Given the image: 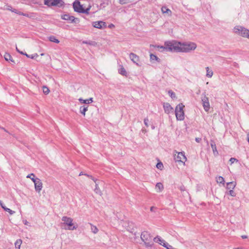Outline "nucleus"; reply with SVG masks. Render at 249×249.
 I'll use <instances>...</instances> for the list:
<instances>
[{"mask_svg":"<svg viewBox=\"0 0 249 249\" xmlns=\"http://www.w3.org/2000/svg\"><path fill=\"white\" fill-rule=\"evenodd\" d=\"M0 206L1 207H2V206H4V205L1 200H0Z\"/></svg>","mask_w":249,"mask_h":249,"instance_id":"nucleus-58","label":"nucleus"},{"mask_svg":"<svg viewBox=\"0 0 249 249\" xmlns=\"http://www.w3.org/2000/svg\"><path fill=\"white\" fill-rule=\"evenodd\" d=\"M32 180L34 183L35 189L36 192L39 193L42 188V183L41 180L37 178H33Z\"/></svg>","mask_w":249,"mask_h":249,"instance_id":"nucleus-7","label":"nucleus"},{"mask_svg":"<svg viewBox=\"0 0 249 249\" xmlns=\"http://www.w3.org/2000/svg\"><path fill=\"white\" fill-rule=\"evenodd\" d=\"M0 128L1 129H2V130H3L4 131L6 132H8V131L4 128V127H0Z\"/></svg>","mask_w":249,"mask_h":249,"instance_id":"nucleus-62","label":"nucleus"},{"mask_svg":"<svg viewBox=\"0 0 249 249\" xmlns=\"http://www.w3.org/2000/svg\"><path fill=\"white\" fill-rule=\"evenodd\" d=\"M73 8L75 12L79 13H81L83 9V5L80 4V1L78 0H76L73 3Z\"/></svg>","mask_w":249,"mask_h":249,"instance_id":"nucleus-9","label":"nucleus"},{"mask_svg":"<svg viewBox=\"0 0 249 249\" xmlns=\"http://www.w3.org/2000/svg\"><path fill=\"white\" fill-rule=\"evenodd\" d=\"M132 2V0H119V3L122 5L127 4Z\"/></svg>","mask_w":249,"mask_h":249,"instance_id":"nucleus-35","label":"nucleus"},{"mask_svg":"<svg viewBox=\"0 0 249 249\" xmlns=\"http://www.w3.org/2000/svg\"><path fill=\"white\" fill-rule=\"evenodd\" d=\"M92 25L94 27L102 29L106 27V23L103 21H95L92 23Z\"/></svg>","mask_w":249,"mask_h":249,"instance_id":"nucleus-11","label":"nucleus"},{"mask_svg":"<svg viewBox=\"0 0 249 249\" xmlns=\"http://www.w3.org/2000/svg\"><path fill=\"white\" fill-rule=\"evenodd\" d=\"M235 161H237L238 160L234 158H231L230 159V161L231 162V164L233 163Z\"/></svg>","mask_w":249,"mask_h":249,"instance_id":"nucleus-47","label":"nucleus"},{"mask_svg":"<svg viewBox=\"0 0 249 249\" xmlns=\"http://www.w3.org/2000/svg\"><path fill=\"white\" fill-rule=\"evenodd\" d=\"M156 187L158 188L159 190V192H161L163 189V185L160 182H158L156 185Z\"/></svg>","mask_w":249,"mask_h":249,"instance_id":"nucleus-32","label":"nucleus"},{"mask_svg":"<svg viewBox=\"0 0 249 249\" xmlns=\"http://www.w3.org/2000/svg\"><path fill=\"white\" fill-rule=\"evenodd\" d=\"M216 182L218 183H222L223 184H224L225 180L224 178H223L221 176H219L218 178H216Z\"/></svg>","mask_w":249,"mask_h":249,"instance_id":"nucleus-31","label":"nucleus"},{"mask_svg":"<svg viewBox=\"0 0 249 249\" xmlns=\"http://www.w3.org/2000/svg\"><path fill=\"white\" fill-rule=\"evenodd\" d=\"M207 71L206 76L208 77H211L213 75V72L212 70H210L208 67L206 68Z\"/></svg>","mask_w":249,"mask_h":249,"instance_id":"nucleus-29","label":"nucleus"},{"mask_svg":"<svg viewBox=\"0 0 249 249\" xmlns=\"http://www.w3.org/2000/svg\"><path fill=\"white\" fill-rule=\"evenodd\" d=\"M148 122H149V120L147 118H146L144 119V124L146 127L149 126V125L148 124Z\"/></svg>","mask_w":249,"mask_h":249,"instance_id":"nucleus-45","label":"nucleus"},{"mask_svg":"<svg viewBox=\"0 0 249 249\" xmlns=\"http://www.w3.org/2000/svg\"><path fill=\"white\" fill-rule=\"evenodd\" d=\"M141 238L147 248H151L154 245L153 239L151 234L147 231H143L141 235Z\"/></svg>","mask_w":249,"mask_h":249,"instance_id":"nucleus-2","label":"nucleus"},{"mask_svg":"<svg viewBox=\"0 0 249 249\" xmlns=\"http://www.w3.org/2000/svg\"><path fill=\"white\" fill-rule=\"evenodd\" d=\"M178 189L180 190L181 192L186 191V188L183 185H181L179 187H178Z\"/></svg>","mask_w":249,"mask_h":249,"instance_id":"nucleus-42","label":"nucleus"},{"mask_svg":"<svg viewBox=\"0 0 249 249\" xmlns=\"http://www.w3.org/2000/svg\"><path fill=\"white\" fill-rule=\"evenodd\" d=\"M6 212H8L10 215H12L15 213V211H12V210H11L10 209H9V208L8 209H6Z\"/></svg>","mask_w":249,"mask_h":249,"instance_id":"nucleus-46","label":"nucleus"},{"mask_svg":"<svg viewBox=\"0 0 249 249\" xmlns=\"http://www.w3.org/2000/svg\"><path fill=\"white\" fill-rule=\"evenodd\" d=\"M150 60L151 61H153V60H156L158 63L160 62V59L158 56H157L156 55H154L153 54H152V53L150 54Z\"/></svg>","mask_w":249,"mask_h":249,"instance_id":"nucleus-20","label":"nucleus"},{"mask_svg":"<svg viewBox=\"0 0 249 249\" xmlns=\"http://www.w3.org/2000/svg\"><path fill=\"white\" fill-rule=\"evenodd\" d=\"M202 102L204 109L205 111H208L210 109V104L209 99L205 95L202 98Z\"/></svg>","mask_w":249,"mask_h":249,"instance_id":"nucleus-10","label":"nucleus"},{"mask_svg":"<svg viewBox=\"0 0 249 249\" xmlns=\"http://www.w3.org/2000/svg\"><path fill=\"white\" fill-rule=\"evenodd\" d=\"M25 55H26V57L28 58H31L32 59H34L36 56H37V54L36 53V54H35L34 55H32L31 56L30 55H29V54H27L26 53H25Z\"/></svg>","mask_w":249,"mask_h":249,"instance_id":"nucleus-40","label":"nucleus"},{"mask_svg":"<svg viewBox=\"0 0 249 249\" xmlns=\"http://www.w3.org/2000/svg\"><path fill=\"white\" fill-rule=\"evenodd\" d=\"M94 191L96 194H98L100 196H101L102 195V191L100 189L98 184L97 183H96L95 184V188Z\"/></svg>","mask_w":249,"mask_h":249,"instance_id":"nucleus-25","label":"nucleus"},{"mask_svg":"<svg viewBox=\"0 0 249 249\" xmlns=\"http://www.w3.org/2000/svg\"><path fill=\"white\" fill-rule=\"evenodd\" d=\"M90 178L94 181V182L96 183V181H97V179H96L95 178H94L92 176H90Z\"/></svg>","mask_w":249,"mask_h":249,"instance_id":"nucleus-54","label":"nucleus"},{"mask_svg":"<svg viewBox=\"0 0 249 249\" xmlns=\"http://www.w3.org/2000/svg\"><path fill=\"white\" fill-rule=\"evenodd\" d=\"M156 209H157L156 207H154V206H152L150 208V211L151 212H155V210H156Z\"/></svg>","mask_w":249,"mask_h":249,"instance_id":"nucleus-50","label":"nucleus"},{"mask_svg":"<svg viewBox=\"0 0 249 249\" xmlns=\"http://www.w3.org/2000/svg\"><path fill=\"white\" fill-rule=\"evenodd\" d=\"M184 107V106L182 103H180L177 106L175 109V114L177 120L182 121L184 119V113L183 110Z\"/></svg>","mask_w":249,"mask_h":249,"instance_id":"nucleus-5","label":"nucleus"},{"mask_svg":"<svg viewBox=\"0 0 249 249\" xmlns=\"http://www.w3.org/2000/svg\"><path fill=\"white\" fill-rule=\"evenodd\" d=\"M2 208L5 211H6V209H8V208H7L5 206V205L4 206H2Z\"/></svg>","mask_w":249,"mask_h":249,"instance_id":"nucleus-56","label":"nucleus"},{"mask_svg":"<svg viewBox=\"0 0 249 249\" xmlns=\"http://www.w3.org/2000/svg\"><path fill=\"white\" fill-rule=\"evenodd\" d=\"M233 32L239 36L249 39V30L243 26H236L233 29Z\"/></svg>","mask_w":249,"mask_h":249,"instance_id":"nucleus-4","label":"nucleus"},{"mask_svg":"<svg viewBox=\"0 0 249 249\" xmlns=\"http://www.w3.org/2000/svg\"><path fill=\"white\" fill-rule=\"evenodd\" d=\"M163 242L161 243H160V244L162 245L163 247H165V246H166L167 244L168 243L167 242H166L165 240L163 241Z\"/></svg>","mask_w":249,"mask_h":249,"instance_id":"nucleus-49","label":"nucleus"},{"mask_svg":"<svg viewBox=\"0 0 249 249\" xmlns=\"http://www.w3.org/2000/svg\"><path fill=\"white\" fill-rule=\"evenodd\" d=\"M241 237L242 239H246L248 238V236H247V235H242Z\"/></svg>","mask_w":249,"mask_h":249,"instance_id":"nucleus-57","label":"nucleus"},{"mask_svg":"<svg viewBox=\"0 0 249 249\" xmlns=\"http://www.w3.org/2000/svg\"><path fill=\"white\" fill-rule=\"evenodd\" d=\"M164 240L161 239V238L159 236V235H157L156 237H155V238H154L153 239V241L155 242H156V243H158L159 244H160V243H162Z\"/></svg>","mask_w":249,"mask_h":249,"instance_id":"nucleus-26","label":"nucleus"},{"mask_svg":"<svg viewBox=\"0 0 249 249\" xmlns=\"http://www.w3.org/2000/svg\"><path fill=\"white\" fill-rule=\"evenodd\" d=\"M4 58L6 61H11L13 64L16 63L15 61L13 59L12 56L9 53H6L4 55Z\"/></svg>","mask_w":249,"mask_h":249,"instance_id":"nucleus-15","label":"nucleus"},{"mask_svg":"<svg viewBox=\"0 0 249 249\" xmlns=\"http://www.w3.org/2000/svg\"><path fill=\"white\" fill-rule=\"evenodd\" d=\"M167 249H173V247L169 243H167L165 247Z\"/></svg>","mask_w":249,"mask_h":249,"instance_id":"nucleus-48","label":"nucleus"},{"mask_svg":"<svg viewBox=\"0 0 249 249\" xmlns=\"http://www.w3.org/2000/svg\"><path fill=\"white\" fill-rule=\"evenodd\" d=\"M27 178H30L31 180L33 178H35V175L33 173L30 174L28 175L26 177Z\"/></svg>","mask_w":249,"mask_h":249,"instance_id":"nucleus-44","label":"nucleus"},{"mask_svg":"<svg viewBox=\"0 0 249 249\" xmlns=\"http://www.w3.org/2000/svg\"><path fill=\"white\" fill-rule=\"evenodd\" d=\"M119 73L123 76H126L127 74L125 69L123 66L119 69Z\"/></svg>","mask_w":249,"mask_h":249,"instance_id":"nucleus-27","label":"nucleus"},{"mask_svg":"<svg viewBox=\"0 0 249 249\" xmlns=\"http://www.w3.org/2000/svg\"><path fill=\"white\" fill-rule=\"evenodd\" d=\"M101 3H100V5L98 6L99 9H102L106 7L108 5V0L105 1V0L103 1H101Z\"/></svg>","mask_w":249,"mask_h":249,"instance_id":"nucleus-21","label":"nucleus"},{"mask_svg":"<svg viewBox=\"0 0 249 249\" xmlns=\"http://www.w3.org/2000/svg\"><path fill=\"white\" fill-rule=\"evenodd\" d=\"M8 9L9 10L11 11L12 12H14L15 13H17V14H18L19 15H22V16H27L26 14H24L23 13L21 12H18V10L17 9H10L9 8H8Z\"/></svg>","mask_w":249,"mask_h":249,"instance_id":"nucleus-30","label":"nucleus"},{"mask_svg":"<svg viewBox=\"0 0 249 249\" xmlns=\"http://www.w3.org/2000/svg\"><path fill=\"white\" fill-rule=\"evenodd\" d=\"M109 28H112L113 27H114V25L113 24H110L109 26Z\"/></svg>","mask_w":249,"mask_h":249,"instance_id":"nucleus-64","label":"nucleus"},{"mask_svg":"<svg viewBox=\"0 0 249 249\" xmlns=\"http://www.w3.org/2000/svg\"><path fill=\"white\" fill-rule=\"evenodd\" d=\"M42 89H43V92L45 95H47L50 92L49 89L45 86H43Z\"/></svg>","mask_w":249,"mask_h":249,"instance_id":"nucleus-36","label":"nucleus"},{"mask_svg":"<svg viewBox=\"0 0 249 249\" xmlns=\"http://www.w3.org/2000/svg\"><path fill=\"white\" fill-rule=\"evenodd\" d=\"M177 155L175 154L174 159L177 162H181L185 164V162L187 160V158L185 156L184 152H177Z\"/></svg>","mask_w":249,"mask_h":249,"instance_id":"nucleus-8","label":"nucleus"},{"mask_svg":"<svg viewBox=\"0 0 249 249\" xmlns=\"http://www.w3.org/2000/svg\"><path fill=\"white\" fill-rule=\"evenodd\" d=\"M90 178L94 181V182L96 183V181H97V179H96L95 178H94L92 176H90Z\"/></svg>","mask_w":249,"mask_h":249,"instance_id":"nucleus-53","label":"nucleus"},{"mask_svg":"<svg viewBox=\"0 0 249 249\" xmlns=\"http://www.w3.org/2000/svg\"><path fill=\"white\" fill-rule=\"evenodd\" d=\"M90 10V7H89V8H87V9H84L83 8V9L82 10V11L81 12V13H83V14H88L89 13V11Z\"/></svg>","mask_w":249,"mask_h":249,"instance_id":"nucleus-41","label":"nucleus"},{"mask_svg":"<svg viewBox=\"0 0 249 249\" xmlns=\"http://www.w3.org/2000/svg\"><path fill=\"white\" fill-rule=\"evenodd\" d=\"M53 2V1L52 0H45L44 4L49 7L53 6V4H52Z\"/></svg>","mask_w":249,"mask_h":249,"instance_id":"nucleus-34","label":"nucleus"},{"mask_svg":"<svg viewBox=\"0 0 249 249\" xmlns=\"http://www.w3.org/2000/svg\"><path fill=\"white\" fill-rule=\"evenodd\" d=\"M195 140H196V141L197 142H201V138H196Z\"/></svg>","mask_w":249,"mask_h":249,"instance_id":"nucleus-51","label":"nucleus"},{"mask_svg":"<svg viewBox=\"0 0 249 249\" xmlns=\"http://www.w3.org/2000/svg\"><path fill=\"white\" fill-rule=\"evenodd\" d=\"M0 128L1 129H2V130H3L4 131L6 132H8V131L4 128V127H0Z\"/></svg>","mask_w":249,"mask_h":249,"instance_id":"nucleus-63","label":"nucleus"},{"mask_svg":"<svg viewBox=\"0 0 249 249\" xmlns=\"http://www.w3.org/2000/svg\"><path fill=\"white\" fill-rule=\"evenodd\" d=\"M156 167L158 169L161 170L163 168V165L161 162H159L157 163Z\"/></svg>","mask_w":249,"mask_h":249,"instance_id":"nucleus-39","label":"nucleus"},{"mask_svg":"<svg viewBox=\"0 0 249 249\" xmlns=\"http://www.w3.org/2000/svg\"><path fill=\"white\" fill-rule=\"evenodd\" d=\"M161 10L162 13H163V14L166 13L168 15H171V14L172 13L171 11L166 6L162 7Z\"/></svg>","mask_w":249,"mask_h":249,"instance_id":"nucleus-19","label":"nucleus"},{"mask_svg":"<svg viewBox=\"0 0 249 249\" xmlns=\"http://www.w3.org/2000/svg\"><path fill=\"white\" fill-rule=\"evenodd\" d=\"M90 225H91V230L94 233H97L98 231V229H97V228L95 226H94V225H92L91 224H90Z\"/></svg>","mask_w":249,"mask_h":249,"instance_id":"nucleus-37","label":"nucleus"},{"mask_svg":"<svg viewBox=\"0 0 249 249\" xmlns=\"http://www.w3.org/2000/svg\"><path fill=\"white\" fill-rule=\"evenodd\" d=\"M0 128L1 129H2V130H3L4 131L6 132H8V131L4 128V127H0Z\"/></svg>","mask_w":249,"mask_h":249,"instance_id":"nucleus-60","label":"nucleus"},{"mask_svg":"<svg viewBox=\"0 0 249 249\" xmlns=\"http://www.w3.org/2000/svg\"><path fill=\"white\" fill-rule=\"evenodd\" d=\"M83 44H89V45H91L92 44V43L90 42H88L87 41H83Z\"/></svg>","mask_w":249,"mask_h":249,"instance_id":"nucleus-52","label":"nucleus"},{"mask_svg":"<svg viewBox=\"0 0 249 249\" xmlns=\"http://www.w3.org/2000/svg\"><path fill=\"white\" fill-rule=\"evenodd\" d=\"M0 128L1 129H2V130H3L4 131L6 132H8V131L4 128V127H0Z\"/></svg>","mask_w":249,"mask_h":249,"instance_id":"nucleus-61","label":"nucleus"},{"mask_svg":"<svg viewBox=\"0 0 249 249\" xmlns=\"http://www.w3.org/2000/svg\"><path fill=\"white\" fill-rule=\"evenodd\" d=\"M22 240L20 239H18L15 243V247L17 249H20Z\"/></svg>","mask_w":249,"mask_h":249,"instance_id":"nucleus-28","label":"nucleus"},{"mask_svg":"<svg viewBox=\"0 0 249 249\" xmlns=\"http://www.w3.org/2000/svg\"><path fill=\"white\" fill-rule=\"evenodd\" d=\"M62 220L64 222L63 224L68 226V228H65L66 229L73 230L77 229V226H73V224L72 223L73 219L71 218L68 217L67 216H63Z\"/></svg>","mask_w":249,"mask_h":249,"instance_id":"nucleus-6","label":"nucleus"},{"mask_svg":"<svg viewBox=\"0 0 249 249\" xmlns=\"http://www.w3.org/2000/svg\"><path fill=\"white\" fill-rule=\"evenodd\" d=\"M229 194L232 196H235L236 195L235 192L233 191V189L229 191Z\"/></svg>","mask_w":249,"mask_h":249,"instance_id":"nucleus-43","label":"nucleus"},{"mask_svg":"<svg viewBox=\"0 0 249 249\" xmlns=\"http://www.w3.org/2000/svg\"><path fill=\"white\" fill-rule=\"evenodd\" d=\"M2 208L5 211H6V209H8V208H7L5 206V205L4 206H2Z\"/></svg>","mask_w":249,"mask_h":249,"instance_id":"nucleus-55","label":"nucleus"},{"mask_svg":"<svg viewBox=\"0 0 249 249\" xmlns=\"http://www.w3.org/2000/svg\"><path fill=\"white\" fill-rule=\"evenodd\" d=\"M168 94L171 97L172 99L177 98L176 94L174 92H173L172 90H169L168 91Z\"/></svg>","mask_w":249,"mask_h":249,"instance_id":"nucleus-33","label":"nucleus"},{"mask_svg":"<svg viewBox=\"0 0 249 249\" xmlns=\"http://www.w3.org/2000/svg\"><path fill=\"white\" fill-rule=\"evenodd\" d=\"M48 38L49 41L52 42L59 43L60 42L59 40L58 39H57L56 37L54 36H51L48 37Z\"/></svg>","mask_w":249,"mask_h":249,"instance_id":"nucleus-22","label":"nucleus"},{"mask_svg":"<svg viewBox=\"0 0 249 249\" xmlns=\"http://www.w3.org/2000/svg\"><path fill=\"white\" fill-rule=\"evenodd\" d=\"M53 2L52 4H53L54 6H57L58 7H61L64 6L65 3L63 0H52Z\"/></svg>","mask_w":249,"mask_h":249,"instance_id":"nucleus-14","label":"nucleus"},{"mask_svg":"<svg viewBox=\"0 0 249 249\" xmlns=\"http://www.w3.org/2000/svg\"><path fill=\"white\" fill-rule=\"evenodd\" d=\"M181 42L176 40L167 41L165 42L164 46H157L158 48L162 49L161 51H166L171 52L180 53Z\"/></svg>","mask_w":249,"mask_h":249,"instance_id":"nucleus-1","label":"nucleus"},{"mask_svg":"<svg viewBox=\"0 0 249 249\" xmlns=\"http://www.w3.org/2000/svg\"><path fill=\"white\" fill-rule=\"evenodd\" d=\"M18 53H19L21 54H23V55H25V53H23V52H22V51H18Z\"/></svg>","mask_w":249,"mask_h":249,"instance_id":"nucleus-59","label":"nucleus"},{"mask_svg":"<svg viewBox=\"0 0 249 249\" xmlns=\"http://www.w3.org/2000/svg\"><path fill=\"white\" fill-rule=\"evenodd\" d=\"M70 15L69 14H64L61 16V18L65 20L70 19Z\"/></svg>","mask_w":249,"mask_h":249,"instance_id":"nucleus-38","label":"nucleus"},{"mask_svg":"<svg viewBox=\"0 0 249 249\" xmlns=\"http://www.w3.org/2000/svg\"><path fill=\"white\" fill-rule=\"evenodd\" d=\"M88 106L84 105L81 106L79 108V111L80 113L82 114L84 116H85L86 112L88 110Z\"/></svg>","mask_w":249,"mask_h":249,"instance_id":"nucleus-18","label":"nucleus"},{"mask_svg":"<svg viewBox=\"0 0 249 249\" xmlns=\"http://www.w3.org/2000/svg\"><path fill=\"white\" fill-rule=\"evenodd\" d=\"M163 109L164 112L166 114H169L171 112H173V108L171 107L170 104L168 103H163Z\"/></svg>","mask_w":249,"mask_h":249,"instance_id":"nucleus-13","label":"nucleus"},{"mask_svg":"<svg viewBox=\"0 0 249 249\" xmlns=\"http://www.w3.org/2000/svg\"><path fill=\"white\" fill-rule=\"evenodd\" d=\"M196 48V44L194 42H181L180 53H188L195 50Z\"/></svg>","mask_w":249,"mask_h":249,"instance_id":"nucleus-3","label":"nucleus"},{"mask_svg":"<svg viewBox=\"0 0 249 249\" xmlns=\"http://www.w3.org/2000/svg\"><path fill=\"white\" fill-rule=\"evenodd\" d=\"M78 100L81 104H89L93 102V98L91 97L86 100L80 98L78 99Z\"/></svg>","mask_w":249,"mask_h":249,"instance_id":"nucleus-16","label":"nucleus"},{"mask_svg":"<svg viewBox=\"0 0 249 249\" xmlns=\"http://www.w3.org/2000/svg\"><path fill=\"white\" fill-rule=\"evenodd\" d=\"M129 58L137 66H140L138 62L140 61V57L134 53H131L129 54Z\"/></svg>","mask_w":249,"mask_h":249,"instance_id":"nucleus-12","label":"nucleus"},{"mask_svg":"<svg viewBox=\"0 0 249 249\" xmlns=\"http://www.w3.org/2000/svg\"><path fill=\"white\" fill-rule=\"evenodd\" d=\"M227 188L228 189H231V190L232 189H233L235 187V185H236V183L234 182H228L227 183Z\"/></svg>","mask_w":249,"mask_h":249,"instance_id":"nucleus-24","label":"nucleus"},{"mask_svg":"<svg viewBox=\"0 0 249 249\" xmlns=\"http://www.w3.org/2000/svg\"><path fill=\"white\" fill-rule=\"evenodd\" d=\"M210 144H211V147H212V149L213 151V154L214 155L216 154H218V151L216 149V144L215 143V142H214L213 140H211L210 141Z\"/></svg>","mask_w":249,"mask_h":249,"instance_id":"nucleus-17","label":"nucleus"},{"mask_svg":"<svg viewBox=\"0 0 249 249\" xmlns=\"http://www.w3.org/2000/svg\"><path fill=\"white\" fill-rule=\"evenodd\" d=\"M69 21H70L71 23H78L79 22V19L78 18H76L72 16H70V19H69Z\"/></svg>","mask_w":249,"mask_h":249,"instance_id":"nucleus-23","label":"nucleus"}]
</instances>
